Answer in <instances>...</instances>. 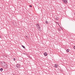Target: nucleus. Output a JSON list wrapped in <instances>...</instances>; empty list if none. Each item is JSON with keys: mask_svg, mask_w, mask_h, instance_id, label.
I'll list each match as a JSON object with an SVG mask.
<instances>
[{"mask_svg": "<svg viewBox=\"0 0 75 75\" xmlns=\"http://www.w3.org/2000/svg\"><path fill=\"white\" fill-rule=\"evenodd\" d=\"M0 64L1 65H2V66H6L7 65V64L3 62H1L0 63Z\"/></svg>", "mask_w": 75, "mask_h": 75, "instance_id": "obj_1", "label": "nucleus"}, {"mask_svg": "<svg viewBox=\"0 0 75 75\" xmlns=\"http://www.w3.org/2000/svg\"><path fill=\"white\" fill-rule=\"evenodd\" d=\"M36 26L38 29H39V30H40V25H39V24H36Z\"/></svg>", "mask_w": 75, "mask_h": 75, "instance_id": "obj_2", "label": "nucleus"}, {"mask_svg": "<svg viewBox=\"0 0 75 75\" xmlns=\"http://www.w3.org/2000/svg\"><path fill=\"white\" fill-rule=\"evenodd\" d=\"M62 1L64 3H67V0H62Z\"/></svg>", "mask_w": 75, "mask_h": 75, "instance_id": "obj_3", "label": "nucleus"}, {"mask_svg": "<svg viewBox=\"0 0 75 75\" xmlns=\"http://www.w3.org/2000/svg\"><path fill=\"white\" fill-rule=\"evenodd\" d=\"M47 55H48V54H47V52L44 53V55H45V56H47Z\"/></svg>", "mask_w": 75, "mask_h": 75, "instance_id": "obj_4", "label": "nucleus"}, {"mask_svg": "<svg viewBox=\"0 0 75 75\" xmlns=\"http://www.w3.org/2000/svg\"><path fill=\"white\" fill-rule=\"evenodd\" d=\"M66 51H67V52H69V50L68 49H67L66 50Z\"/></svg>", "mask_w": 75, "mask_h": 75, "instance_id": "obj_5", "label": "nucleus"}, {"mask_svg": "<svg viewBox=\"0 0 75 75\" xmlns=\"http://www.w3.org/2000/svg\"><path fill=\"white\" fill-rule=\"evenodd\" d=\"M16 68H20V66H16Z\"/></svg>", "mask_w": 75, "mask_h": 75, "instance_id": "obj_6", "label": "nucleus"}, {"mask_svg": "<svg viewBox=\"0 0 75 75\" xmlns=\"http://www.w3.org/2000/svg\"><path fill=\"white\" fill-rule=\"evenodd\" d=\"M0 70L1 71H3V68H1L0 69Z\"/></svg>", "mask_w": 75, "mask_h": 75, "instance_id": "obj_7", "label": "nucleus"}, {"mask_svg": "<svg viewBox=\"0 0 75 75\" xmlns=\"http://www.w3.org/2000/svg\"><path fill=\"white\" fill-rule=\"evenodd\" d=\"M22 47L23 48H25V47H24V46H23V45H22Z\"/></svg>", "mask_w": 75, "mask_h": 75, "instance_id": "obj_8", "label": "nucleus"}, {"mask_svg": "<svg viewBox=\"0 0 75 75\" xmlns=\"http://www.w3.org/2000/svg\"><path fill=\"white\" fill-rule=\"evenodd\" d=\"M46 23H47V24H48V21H46Z\"/></svg>", "mask_w": 75, "mask_h": 75, "instance_id": "obj_9", "label": "nucleus"}, {"mask_svg": "<svg viewBox=\"0 0 75 75\" xmlns=\"http://www.w3.org/2000/svg\"><path fill=\"white\" fill-rule=\"evenodd\" d=\"M58 30L60 31H61V29L60 28H59L58 29Z\"/></svg>", "mask_w": 75, "mask_h": 75, "instance_id": "obj_10", "label": "nucleus"}, {"mask_svg": "<svg viewBox=\"0 0 75 75\" xmlns=\"http://www.w3.org/2000/svg\"><path fill=\"white\" fill-rule=\"evenodd\" d=\"M58 65H57V64H55V65H54V66H57Z\"/></svg>", "mask_w": 75, "mask_h": 75, "instance_id": "obj_11", "label": "nucleus"}, {"mask_svg": "<svg viewBox=\"0 0 75 75\" xmlns=\"http://www.w3.org/2000/svg\"><path fill=\"white\" fill-rule=\"evenodd\" d=\"M29 6H30V7H32V6L31 5H30Z\"/></svg>", "mask_w": 75, "mask_h": 75, "instance_id": "obj_12", "label": "nucleus"}, {"mask_svg": "<svg viewBox=\"0 0 75 75\" xmlns=\"http://www.w3.org/2000/svg\"><path fill=\"white\" fill-rule=\"evenodd\" d=\"M13 59L14 61H16V58H14Z\"/></svg>", "mask_w": 75, "mask_h": 75, "instance_id": "obj_13", "label": "nucleus"}, {"mask_svg": "<svg viewBox=\"0 0 75 75\" xmlns=\"http://www.w3.org/2000/svg\"><path fill=\"white\" fill-rule=\"evenodd\" d=\"M55 67V68H57V67H58L57 66H56Z\"/></svg>", "mask_w": 75, "mask_h": 75, "instance_id": "obj_14", "label": "nucleus"}, {"mask_svg": "<svg viewBox=\"0 0 75 75\" xmlns=\"http://www.w3.org/2000/svg\"><path fill=\"white\" fill-rule=\"evenodd\" d=\"M17 65H18V66H20V64H17Z\"/></svg>", "mask_w": 75, "mask_h": 75, "instance_id": "obj_15", "label": "nucleus"}, {"mask_svg": "<svg viewBox=\"0 0 75 75\" xmlns=\"http://www.w3.org/2000/svg\"><path fill=\"white\" fill-rule=\"evenodd\" d=\"M1 38V36L0 35V38Z\"/></svg>", "mask_w": 75, "mask_h": 75, "instance_id": "obj_16", "label": "nucleus"}, {"mask_svg": "<svg viewBox=\"0 0 75 75\" xmlns=\"http://www.w3.org/2000/svg\"><path fill=\"white\" fill-rule=\"evenodd\" d=\"M57 23L58 24V25H59V24L58 23Z\"/></svg>", "mask_w": 75, "mask_h": 75, "instance_id": "obj_17", "label": "nucleus"}]
</instances>
